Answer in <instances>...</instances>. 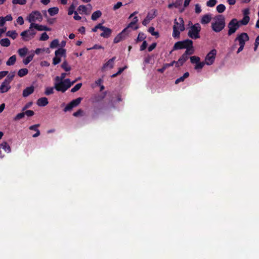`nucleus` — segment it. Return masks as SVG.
<instances>
[{
	"instance_id": "1",
	"label": "nucleus",
	"mask_w": 259,
	"mask_h": 259,
	"mask_svg": "<svg viewBox=\"0 0 259 259\" xmlns=\"http://www.w3.org/2000/svg\"><path fill=\"white\" fill-rule=\"evenodd\" d=\"M191 24L192 26L189 28L188 33V35L189 37L193 39L199 38L200 32L201 31V26L199 23H196L193 25L191 21L189 22V24Z\"/></svg>"
},
{
	"instance_id": "2",
	"label": "nucleus",
	"mask_w": 259,
	"mask_h": 259,
	"mask_svg": "<svg viewBox=\"0 0 259 259\" xmlns=\"http://www.w3.org/2000/svg\"><path fill=\"white\" fill-rule=\"evenodd\" d=\"M225 26L224 17H214L211 23L212 29L215 32L222 30Z\"/></svg>"
},
{
	"instance_id": "3",
	"label": "nucleus",
	"mask_w": 259,
	"mask_h": 259,
	"mask_svg": "<svg viewBox=\"0 0 259 259\" xmlns=\"http://www.w3.org/2000/svg\"><path fill=\"white\" fill-rule=\"evenodd\" d=\"M54 88L59 92H65V72L60 76H57L54 79Z\"/></svg>"
},
{
	"instance_id": "4",
	"label": "nucleus",
	"mask_w": 259,
	"mask_h": 259,
	"mask_svg": "<svg viewBox=\"0 0 259 259\" xmlns=\"http://www.w3.org/2000/svg\"><path fill=\"white\" fill-rule=\"evenodd\" d=\"M42 17H27L28 21L31 23L29 28H35L38 31L49 30L47 26L33 23V22L36 20L40 21L42 20Z\"/></svg>"
},
{
	"instance_id": "5",
	"label": "nucleus",
	"mask_w": 259,
	"mask_h": 259,
	"mask_svg": "<svg viewBox=\"0 0 259 259\" xmlns=\"http://www.w3.org/2000/svg\"><path fill=\"white\" fill-rule=\"evenodd\" d=\"M92 9V7L90 4H88L86 6L81 5L79 6L77 10L74 12L75 16H78L79 14L89 15L90 14Z\"/></svg>"
},
{
	"instance_id": "6",
	"label": "nucleus",
	"mask_w": 259,
	"mask_h": 259,
	"mask_svg": "<svg viewBox=\"0 0 259 259\" xmlns=\"http://www.w3.org/2000/svg\"><path fill=\"white\" fill-rule=\"evenodd\" d=\"M239 27L240 24L238 22V20L236 19H233L228 24V35H231L233 33H235Z\"/></svg>"
},
{
	"instance_id": "7",
	"label": "nucleus",
	"mask_w": 259,
	"mask_h": 259,
	"mask_svg": "<svg viewBox=\"0 0 259 259\" xmlns=\"http://www.w3.org/2000/svg\"><path fill=\"white\" fill-rule=\"evenodd\" d=\"M180 22L181 23L180 24L179 26L176 25H174L173 26L172 36L174 38H179L180 35V31H183L185 30L184 20L181 19Z\"/></svg>"
},
{
	"instance_id": "8",
	"label": "nucleus",
	"mask_w": 259,
	"mask_h": 259,
	"mask_svg": "<svg viewBox=\"0 0 259 259\" xmlns=\"http://www.w3.org/2000/svg\"><path fill=\"white\" fill-rule=\"evenodd\" d=\"M36 32L32 29H29L21 32V35L23 40L28 41L34 37Z\"/></svg>"
},
{
	"instance_id": "9",
	"label": "nucleus",
	"mask_w": 259,
	"mask_h": 259,
	"mask_svg": "<svg viewBox=\"0 0 259 259\" xmlns=\"http://www.w3.org/2000/svg\"><path fill=\"white\" fill-rule=\"evenodd\" d=\"M216 54L217 51L215 49L210 51L205 57V64L208 65L212 64L214 61Z\"/></svg>"
},
{
	"instance_id": "10",
	"label": "nucleus",
	"mask_w": 259,
	"mask_h": 259,
	"mask_svg": "<svg viewBox=\"0 0 259 259\" xmlns=\"http://www.w3.org/2000/svg\"><path fill=\"white\" fill-rule=\"evenodd\" d=\"M189 53V50H186L185 53L182 55V56L179 59L178 61H176V67H179L180 66H182L184 63L189 59V56L192 55Z\"/></svg>"
},
{
	"instance_id": "11",
	"label": "nucleus",
	"mask_w": 259,
	"mask_h": 259,
	"mask_svg": "<svg viewBox=\"0 0 259 259\" xmlns=\"http://www.w3.org/2000/svg\"><path fill=\"white\" fill-rule=\"evenodd\" d=\"M129 32L127 31V28H125L120 32L114 39V44H117L121 41L124 40L127 36Z\"/></svg>"
},
{
	"instance_id": "12",
	"label": "nucleus",
	"mask_w": 259,
	"mask_h": 259,
	"mask_svg": "<svg viewBox=\"0 0 259 259\" xmlns=\"http://www.w3.org/2000/svg\"><path fill=\"white\" fill-rule=\"evenodd\" d=\"M249 36L245 32H242L236 37L235 41H238L239 45H245V42L249 40Z\"/></svg>"
},
{
	"instance_id": "13",
	"label": "nucleus",
	"mask_w": 259,
	"mask_h": 259,
	"mask_svg": "<svg viewBox=\"0 0 259 259\" xmlns=\"http://www.w3.org/2000/svg\"><path fill=\"white\" fill-rule=\"evenodd\" d=\"M182 42L184 46V48L186 49V50H189L190 54H194V49L193 46V41L191 39H187L182 41Z\"/></svg>"
},
{
	"instance_id": "14",
	"label": "nucleus",
	"mask_w": 259,
	"mask_h": 259,
	"mask_svg": "<svg viewBox=\"0 0 259 259\" xmlns=\"http://www.w3.org/2000/svg\"><path fill=\"white\" fill-rule=\"evenodd\" d=\"M82 98L79 97L71 101L66 106V111L69 110L74 107L77 106L81 102Z\"/></svg>"
},
{
	"instance_id": "15",
	"label": "nucleus",
	"mask_w": 259,
	"mask_h": 259,
	"mask_svg": "<svg viewBox=\"0 0 259 259\" xmlns=\"http://www.w3.org/2000/svg\"><path fill=\"white\" fill-rule=\"evenodd\" d=\"M10 84L4 80L0 86V92L1 93H5L9 91L11 89Z\"/></svg>"
},
{
	"instance_id": "16",
	"label": "nucleus",
	"mask_w": 259,
	"mask_h": 259,
	"mask_svg": "<svg viewBox=\"0 0 259 259\" xmlns=\"http://www.w3.org/2000/svg\"><path fill=\"white\" fill-rule=\"evenodd\" d=\"M115 59H116V57H113L111 59H109L106 63H105L103 65V66L102 68V71H104L105 69L107 67H109L111 69L113 68V67L114 66V61L115 60Z\"/></svg>"
},
{
	"instance_id": "17",
	"label": "nucleus",
	"mask_w": 259,
	"mask_h": 259,
	"mask_svg": "<svg viewBox=\"0 0 259 259\" xmlns=\"http://www.w3.org/2000/svg\"><path fill=\"white\" fill-rule=\"evenodd\" d=\"M34 88L33 86H30L29 87H27L23 91V96L24 97H27L29 96L30 95L32 94L34 92Z\"/></svg>"
},
{
	"instance_id": "18",
	"label": "nucleus",
	"mask_w": 259,
	"mask_h": 259,
	"mask_svg": "<svg viewBox=\"0 0 259 259\" xmlns=\"http://www.w3.org/2000/svg\"><path fill=\"white\" fill-rule=\"evenodd\" d=\"M112 30L109 28L106 27L103 32L100 34V36L104 38H109L112 34Z\"/></svg>"
},
{
	"instance_id": "19",
	"label": "nucleus",
	"mask_w": 259,
	"mask_h": 259,
	"mask_svg": "<svg viewBox=\"0 0 259 259\" xmlns=\"http://www.w3.org/2000/svg\"><path fill=\"white\" fill-rule=\"evenodd\" d=\"M48 100L46 97H42L37 101V104L38 106L44 107L48 104Z\"/></svg>"
},
{
	"instance_id": "20",
	"label": "nucleus",
	"mask_w": 259,
	"mask_h": 259,
	"mask_svg": "<svg viewBox=\"0 0 259 259\" xmlns=\"http://www.w3.org/2000/svg\"><path fill=\"white\" fill-rule=\"evenodd\" d=\"M175 63H176V61H173L170 63L164 64L162 68L157 69V71L160 73H163L166 68L172 66Z\"/></svg>"
},
{
	"instance_id": "21",
	"label": "nucleus",
	"mask_w": 259,
	"mask_h": 259,
	"mask_svg": "<svg viewBox=\"0 0 259 259\" xmlns=\"http://www.w3.org/2000/svg\"><path fill=\"white\" fill-rule=\"evenodd\" d=\"M137 22H138L137 17H134L133 21H132L130 23H129L126 28H127V29L129 28H131L134 30L137 29L138 28V26L137 25Z\"/></svg>"
},
{
	"instance_id": "22",
	"label": "nucleus",
	"mask_w": 259,
	"mask_h": 259,
	"mask_svg": "<svg viewBox=\"0 0 259 259\" xmlns=\"http://www.w3.org/2000/svg\"><path fill=\"white\" fill-rule=\"evenodd\" d=\"M185 48L182 41H179L175 44L171 52L175 50H181Z\"/></svg>"
},
{
	"instance_id": "23",
	"label": "nucleus",
	"mask_w": 259,
	"mask_h": 259,
	"mask_svg": "<svg viewBox=\"0 0 259 259\" xmlns=\"http://www.w3.org/2000/svg\"><path fill=\"white\" fill-rule=\"evenodd\" d=\"M189 76V73L188 72H185L182 76L177 78L176 80L175 83L178 84L179 83H180L181 82L184 81L185 80V79L186 78H188Z\"/></svg>"
},
{
	"instance_id": "24",
	"label": "nucleus",
	"mask_w": 259,
	"mask_h": 259,
	"mask_svg": "<svg viewBox=\"0 0 259 259\" xmlns=\"http://www.w3.org/2000/svg\"><path fill=\"white\" fill-rule=\"evenodd\" d=\"M0 148L4 149L7 153H10L11 151L10 146L6 142L0 144Z\"/></svg>"
},
{
	"instance_id": "25",
	"label": "nucleus",
	"mask_w": 259,
	"mask_h": 259,
	"mask_svg": "<svg viewBox=\"0 0 259 259\" xmlns=\"http://www.w3.org/2000/svg\"><path fill=\"white\" fill-rule=\"evenodd\" d=\"M0 44L3 47H8L10 45L11 42L7 38H3L0 40Z\"/></svg>"
},
{
	"instance_id": "26",
	"label": "nucleus",
	"mask_w": 259,
	"mask_h": 259,
	"mask_svg": "<svg viewBox=\"0 0 259 259\" xmlns=\"http://www.w3.org/2000/svg\"><path fill=\"white\" fill-rule=\"evenodd\" d=\"M28 50L27 48L24 47L23 48L19 49L18 51L19 55L23 57H24L28 53Z\"/></svg>"
},
{
	"instance_id": "27",
	"label": "nucleus",
	"mask_w": 259,
	"mask_h": 259,
	"mask_svg": "<svg viewBox=\"0 0 259 259\" xmlns=\"http://www.w3.org/2000/svg\"><path fill=\"white\" fill-rule=\"evenodd\" d=\"M16 61V57L15 55H13L12 56L10 57L8 60L6 62V64L8 66H11L15 64V62Z\"/></svg>"
},
{
	"instance_id": "28",
	"label": "nucleus",
	"mask_w": 259,
	"mask_h": 259,
	"mask_svg": "<svg viewBox=\"0 0 259 259\" xmlns=\"http://www.w3.org/2000/svg\"><path fill=\"white\" fill-rule=\"evenodd\" d=\"M28 73V70L27 68H22L20 69L18 72V75L20 77H22L26 75H27Z\"/></svg>"
},
{
	"instance_id": "29",
	"label": "nucleus",
	"mask_w": 259,
	"mask_h": 259,
	"mask_svg": "<svg viewBox=\"0 0 259 259\" xmlns=\"http://www.w3.org/2000/svg\"><path fill=\"white\" fill-rule=\"evenodd\" d=\"M183 0H176L175 2L173 4H169L168 5V8H171L173 7L176 8H178L182 4Z\"/></svg>"
},
{
	"instance_id": "30",
	"label": "nucleus",
	"mask_w": 259,
	"mask_h": 259,
	"mask_svg": "<svg viewBox=\"0 0 259 259\" xmlns=\"http://www.w3.org/2000/svg\"><path fill=\"white\" fill-rule=\"evenodd\" d=\"M59 9L57 7H53L48 10V13L51 16H53L58 14Z\"/></svg>"
},
{
	"instance_id": "31",
	"label": "nucleus",
	"mask_w": 259,
	"mask_h": 259,
	"mask_svg": "<svg viewBox=\"0 0 259 259\" xmlns=\"http://www.w3.org/2000/svg\"><path fill=\"white\" fill-rule=\"evenodd\" d=\"M34 56V53H32V54L29 55L28 56H27L26 57V59L23 60V63L25 65L28 64L30 62H31Z\"/></svg>"
},
{
	"instance_id": "32",
	"label": "nucleus",
	"mask_w": 259,
	"mask_h": 259,
	"mask_svg": "<svg viewBox=\"0 0 259 259\" xmlns=\"http://www.w3.org/2000/svg\"><path fill=\"white\" fill-rule=\"evenodd\" d=\"M250 20V17H243V19L240 21H238V22L240 25H246L248 24Z\"/></svg>"
},
{
	"instance_id": "33",
	"label": "nucleus",
	"mask_w": 259,
	"mask_h": 259,
	"mask_svg": "<svg viewBox=\"0 0 259 259\" xmlns=\"http://www.w3.org/2000/svg\"><path fill=\"white\" fill-rule=\"evenodd\" d=\"M42 15L47 16V11H42ZM42 14L38 11H34L31 14H30L29 16H41Z\"/></svg>"
},
{
	"instance_id": "34",
	"label": "nucleus",
	"mask_w": 259,
	"mask_h": 259,
	"mask_svg": "<svg viewBox=\"0 0 259 259\" xmlns=\"http://www.w3.org/2000/svg\"><path fill=\"white\" fill-rule=\"evenodd\" d=\"M59 46V40L57 39H54L50 44V47L51 49H55Z\"/></svg>"
},
{
	"instance_id": "35",
	"label": "nucleus",
	"mask_w": 259,
	"mask_h": 259,
	"mask_svg": "<svg viewBox=\"0 0 259 259\" xmlns=\"http://www.w3.org/2000/svg\"><path fill=\"white\" fill-rule=\"evenodd\" d=\"M7 35L14 39L17 37L18 34L16 31H8L7 32Z\"/></svg>"
},
{
	"instance_id": "36",
	"label": "nucleus",
	"mask_w": 259,
	"mask_h": 259,
	"mask_svg": "<svg viewBox=\"0 0 259 259\" xmlns=\"http://www.w3.org/2000/svg\"><path fill=\"white\" fill-rule=\"evenodd\" d=\"M106 27L103 26L101 23H99L96 26H95V27L92 29V31L93 32H96L97 30L99 29L103 31V30H104Z\"/></svg>"
},
{
	"instance_id": "37",
	"label": "nucleus",
	"mask_w": 259,
	"mask_h": 259,
	"mask_svg": "<svg viewBox=\"0 0 259 259\" xmlns=\"http://www.w3.org/2000/svg\"><path fill=\"white\" fill-rule=\"evenodd\" d=\"M14 76H15L14 72L12 74L10 73L7 75V76L6 77V78L4 80H5L6 81H7V82H8L10 84L11 81L13 80Z\"/></svg>"
},
{
	"instance_id": "38",
	"label": "nucleus",
	"mask_w": 259,
	"mask_h": 259,
	"mask_svg": "<svg viewBox=\"0 0 259 259\" xmlns=\"http://www.w3.org/2000/svg\"><path fill=\"white\" fill-rule=\"evenodd\" d=\"M191 62L192 64H197L200 61V58L199 57L193 56L190 58Z\"/></svg>"
},
{
	"instance_id": "39",
	"label": "nucleus",
	"mask_w": 259,
	"mask_h": 259,
	"mask_svg": "<svg viewBox=\"0 0 259 259\" xmlns=\"http://www.w3.org/2000/svg\"><path fill=\"white\" fill-rule=\"evenodd\" d=\"M54 89H55L54 87V88L53 87L47 88L46 89L45 94L47 96L53 94L54 93Z\"/></svg>"
},
{
	"instance_id": "40",
	"label": "nucleus",
	"mask_w": 259,
	"mask_h": 259,
	"mask_svg": "<svg viewBox=\"0 0 259 259\" xmlns=\"http://www.w3.org/2000/svg\"><path fill=\"white\" fill-rule=\"evenodd\" d=\"M82 86V83H79L76 84L73 88L71 90V92L74 93L78 91Z\"/></svg>"
},
{
	"instance_id": "41",
	"label": "nucleus",
	"mask_w": 259,
	"mask_h": 259,
	"mask_svg": "<svg viewBox=\"0 0 259 259\" xmlns=\"http://www.w3.org/2000/svg\"><path fill=\"white\" fill-rule=\"evenodd\" d=\"M12 3L14 5L19 4L24 5L26 3V0H13Z\"/></svg>"
},
{
	"instance_id": "42",
	"label": "nucleus",
	"mask_w": 259,
	"mask_h": 259,
	"mask_svg": "<svg viewBox=\"0 0 259 259\" xmlns=\"http://www.w3.org/2000/svg\"><path fill=\"white\" fill-rule=\"evenodd\" d=\"M225 6L223 4L219 5L217 7V10L219 13H222L225 10Z\"/></svg>"
},
{
	"instance_id": "43",
	"label": "nucleus",
	"mask_w": 259,
	"mask_h": 259,
	"mask_svg": "<svg viewBox=\"0 0 259 259\" xmlns=\"http://www.w3.org/2000/svg\"><path fill=\"white\" fill-rule=\"evenodd\" d=\"M205 63L203 62H199V63H197L196 64V65L195 66V69H201L204 66Z\"/></svg>"
},
{
	"instance_id": "44",
	"label": "nucleus",
	"mask_w": 259,
	"mask_h": 259,
	"mask_svg": "<svg viewBox=\"0 0 259 259\" xmlns=\"http://www.w3.org/2000/svg\"><path fill=\"white\" fill-rule=\"evenodd\" d=\"M25 116V113L23 112L18 113L14 118V120L15 121L20 120L23 118Z\"/></svg>"
},
{
	"instance_id": "45",
	"label": "nucleus",
	"mask_w": 259,
	"mask_h": 259,
	"mask_svg": "<svg viewBox=\"0 0 259 259\" xmlns=\"http://www.w3.org/2000/svg\"><path fill=\"white\" fill-rule=\"evenodd\" d=\"M217 4V0H209L207 3L206 5L208 7H212L214 6Z\"/></svg>"
},
{
	"instance_id": "46",
	"label": "nucleus",
	"mask_w": 259,
	"mask_h": 259,
	"mask_svg": "<svg viewBox=\"0 0 259 259\" xmlns=\"http://www.w3.org/2000/svg\"><path fill=\"white\" fill-rule=\"evenodd\" d=\"M49 37L46 32H44L39 38L40 40L45 41L49 39Z\"/></svg>"
},
{
	"instance_id": "47",
	"label": "nucleus",
	"mask_w": 259,
	"mask_h": 259,
	"mask_svg": "<svg viewBox=\"0 0 259 259\" xmlns=\"http://www.w3.org/2000/svg\"><path fill=\"white\" fill-rule=\"evenodd\" d=\"M65 53V49L61 48L55 51V56H58V55H63Z\"/></svg>"
},
{
	"instance_id": "48",
	"label": "nucleus",
	"mask_w": 259,
	"mask_h": 259,
	"mask_svg": "<svg viewBox=\"0 0 259 259\" xmlns=\"http://www.w3.org/2000/svg\"><path fill=\"white\" fill-rule=\"evenodd\" d=\"M148 31L154 36H159V33L158 32H155L154 31V28L153 27H150Z\"/></svg>"
},
{
	"instance_id": "49",
	"label": "nucleus",
	"mask_w": 259,
	"mask_h": 259,
	"mask_svg": "<svg viewBox=\"0 0 259 259\" xmlns=\"http://www.w3.org/2000/svg\"><path fill=\"white\" fill-rule=\"evenodd\" d=\"M83 111L81 109L78 110L76 112L73 113V115L75 117L81 116L83 115Z\"/></svg>"
},
{
	"instance_id": "50",
	"label": "nucleus",
	"mask_w": 259,
	"mask_h": 259,
	"mask_svg": "<svg viewBox=\"0 0 259 259\" xmlns=\"http://www.w3.org/2000/svg\"><path fill=\"white\" fill-rule=\"evenodd\" d=\"M211 18V17H202L201 22L202 24H207L210 21Z\"/></svg>"
},
{
	"instance_id": "51",
	"label": "nucleus",
	"mask_w": 259,
	"mask_h": 259,
	"mask_svg": "<svg viewBox=\"0 0 259 259\" xmlns=\"http://www.w3.org/2000/svg\"><path fill=\"white\" fill-rule=\"evenodd\" d=\"M75 81L71 82L69 79L66 78V90H67L68 88H69L72 84L74 83Z\"/></svg>"
},
{
	"instance_id": "52",
	"label": "nucleus",
	"mask_w": 259,
	"mask_h": 259,
	"mask_svg": "<svg viewBox=\"0 0 259 259\" xmlns=\"http://www.w3.org/2000/svg\"><path fill=\"white\" fill-rule=\"evenodd\" d=\"M24 113H25V115H26L28 117H31L34 114V112L31 110H26Z\"/></svg>"
},
{
	"instance_id": "53",
	"label": "nucleus",
	"mask_w": 259,
	"mask_h": 259,
	"mask_svg": "<svg viewBox=\"0 0 259 259\" xmlns=\"http://www.w3.org/2000/svg\"><path fill=\"white\" fill-rule=\"evenodd\" d=\"M195 12L197 14H199L201 12V6L199 4H196L195 5Z\"/></svg>"
},
{
	"instance_id": "54",
	"label": "nucleus",
	"mask_w": 259,
	"mask_h": 259,
	"mask_svg": "<svg viewBox=\"0 0 259 259\" xmlns=\"http://www.w3.org/2000/svg\"><path fill=\"white\" fill-rule=\"evenodd\" d=\"M61 61L60 58L58 56H55V57L53 58V64L57 65L60 63Z\"/></svg>"
},
{
	"instance_id": "55",
	"label": "nucleus",
	"mask_w": 259,
	"mask_h": 259,
	"mask_svg": "<svg viewBox=\"0 0 259 259\" xmlns=\"http://www.w3.org/2000/svg\"><path fill=\"white\" fill-rule=\"evenodd\" d=\"M74 10H75V7L73 5H71L68 9V15H71L72 14H73V13H74V12H75Z\"/></svg>"
},
{
	"instance_id": "56",
	"label": "nucleus",
	"mask_w": 259,
	"mask_h": 259,
	"mask_svg": "<svg viewBox=\"0 0 259 259\" xmlns=\"http://www.w3.org/2000/svg\"><path fill=\"white\" fill-rule=\"evenodd\" d=\"M40 126L39 124H36L34 125H32L29 126V129L30 130H33L34 131H36V130H38V127Z\"/></svg>"
},
{
	"instance_id": "57",
	"label": "nucleus",
	"mask_w": 259,
	"mask_h": 259,
	"mask_svg": "<svg viewBox=\"0 0 259 259\" xmlns=\"http://www.w3.org/2000/svg\"><path fill=\"white\" fill-rule=\"evenodd\" d=\"M93 49H96V50L104 49V47L100 45H95L92 48L88 49V50H93Z\"/></svg>"
},
{
	"instance_id": "58",
	"label": "nucleus",
	"mask_w": 259,
	"mask_h": 259,
	"mask_svg": "<svg viewBox=\"0 0 259 259\" xmlns=\"http://www.w3.org/2000/svg\"><path fill=\"white\" fill-rule=\"evenodd\" d=\"M242 13L244 16H247L250 14V9L249 8H245L242 10Z\"/></svg>"
},
{
	"instance_id": "59",
	"label": "nucleus",
	"mask_w": 259,
	"mask_h": 259,
	"mask_svg": "<svg viewBox=\"0 0 259 259\" xmlns=\"http://www.w3.org/2000/svg\"><path fill=\"white\" fill-rule=\"evenodd\" d=\"M153 18V17H146V19H145L143 21L142 24L144 25H146L150 22V21L152 19V18Z\"/></svg>"
},
{
	"instance_id": "60",
	"label": "nucleus",
	"mask_w": 259,
	"mask_h": 259,
	"mask_svg": "<svg viewBox=\"0 0 259 259\" xmlns=\"http://www.w3.org/2000/svg\"><path fill=\"white\" fill-rule=\"evenodd\" d=\"M147 47V43L146 40H144L140 47V51L144 50Z\"/></svg>"
},
{
	"instance_id": "61",
	"label": "nucleus",
	"mask_w": 259,
	"mask_h": 259,
	"mask_svg": "<svg viewBox=\"0 0 259 259\" xmlns=\"http://www.w3.org/2000/svg\"><path fill=\"white\" fill-rule=\"evenodd\" d=\"M156 47V43L154 42L152 43L148 48V51L149 52H151L153 50H154Z\"/></svg>"
},
{
	"instance_id": "62",
	"label": "nucleus",
	"mask_w": 259,
	"mask_h": 259,
	"mask_svg": "<svg viewBox=\"0 0 259 259\" xmlns=\"http://www.w3.org/2000/svg\"><path fill=\"white\" fill-rule=\"evenodd\" d=\"M8 74V71H2L0 72V79H2Z\"/></svg>"
},
{
	"instance_id": "63",
	"label": "nucleus",
	"mask_w": 259,
	"mask_h": 259,
	"mask_svg": "<svg viewBox=\"0 0 259 259\" xmlns=\"http://www.w3.org/2000/svg\"><path fill=\"white\" fill-rule=\"evenodd\" d=\"M102 14V13L101 11H100V10H98L93 13L92 16H101Z\"/></svg>"
},
{
	"instance_id": "64",
	"label": "nucleus",
	"mask_w": 259,
	"mask_h": 259,
	"mask_svg": "<svg viewBox=\"0 0 259 259\" xmlns=\"http://www.w3.org/2000/svg\"><path fill=\"white\" fill-rule=\"evenodd\" d=\"M17 22L20 25H22L24 23L23 17H18Z\"/></svg>"
}]
</instances>
